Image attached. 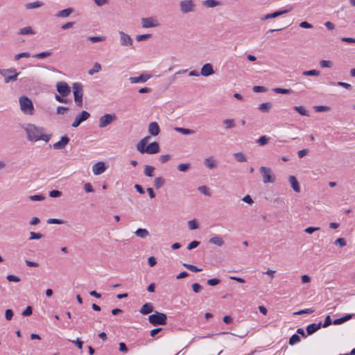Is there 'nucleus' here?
I'll use <instances>...</instances> for the list:
<instances>
[{
	"mask_svg": "<svg viewBox=\"0 0 355 355\" xmlns=\"http://www.w3.org/2000/svg\"><path fill=\"white\" fill-rule=\"evenodd\" d=\"M259 171L262 175L263 183H274L275 182V175L270 168L261 166Z\"/></svg>",
	"mask_w": 355,
	"mask_h": 355,
	"instance_id": "6",
	"label": "nucleus"
},
{
	"mask_svg": "<svg viewBox=\"0 0 355 355\" xmlns=\"http://www.w3.org/2000/svg\"><path fill=\"white\" fill-rule=\"evenodd\" d=\"M334 244L340 247H344L346 245V241L344 238H338L334 241Z\"/></svg>",
	"mask_w": 355,
	"mask_h": 355,
	"instance_id": "58",
	"label": "nucleus"
},
{
	"mask_svg": "<svg viewBox=\"0 0 355 355\" xmlns=\"http://www.w3.org/2000/svg\"><path fill=\"white\" fill-rule=\"evenodd\" d=\"M191 286L193 291L196 293H199L202 289V286L198 283L193 284Z\"/></svg>",
	"mask_w": 355,
	"mask_h": 355,
	"instance_id": "64",
	"label": "nucleus"
},
{
	"mask_svg": "<svg viewBox=\"0 0 355 355\" xmlns=\"http://www.w3.org/2000/svg\"><path fill=\"white\" fill-rule=\"evenodd\" d=\"M101 70V65L98 62H95L93 68L89 69L88 73L91 76L94 75L96 73L99 72Z\"/></svg>",
	"mask_w": 355,
	"mask_h": 355,
	"instance_id": "35",
	"label": "nucleus"
},
{
	"mask_svg": "<svg viewBox=\"0 0 355 355\" xmlns=\"http://www.w3.org/2000/svg\"><path fill=\"white\" fill-rule=\"evenodd\" d=\"M320 66L322 68H330L333 66V62L330 60H322L320 62Z\"/></svg>",
	"mask_w": 355,
	"mask_h": 355,
	"instance_id": "48",
	"label": "nucleus"
},
{
	"mask_svg": "<svg viewBox=\"0 0 355 355\" xmlns=\"http://www.w3.org/2000/svg\"><path fill=\"white\" fill-rule=\"evenodd\" d=\"M153 311V306L150 303L144 304L139 310V312L143 315H147Z\"/></svg>",
	"mask_w": 355,
	"mask_h": 355,
	"instance_id": "21",
	"label": "nucleus"
},
{
	"mask_svg": "<svg viewBox=\"0 0 355 355\" xmlns=\"http://www.w3.org/2000/svg\"><path fill=\"white\" fill-rule=\"evenodd\" d=\"M28 198L33 201H40V200H43L45 198V197L43 195L40 194V195L30 196L28 197Z\"/></svg>",
	"mask_w": 355,
	"mask_h": 355,
	"instance_id": "53",
	"label": "nucleus"
},
{
	"mask_svg": "<svg viewBox=\"0 0 355 355\" xmlns=\"http://www.w3.org/2000/svg\"><path fill=\"white\" fill-rule=\"evenodd\" d=\"M293 110H295L302 116H309V112L304 106H294Z\"/></svg>",
	"mask_w": 355,
	"mask_h": 355,
	"instance_id": "34",
	"label": "nucleus"
},
{
	"mask_svg": "<svg viewBox=\"0 0 355 355\" xmlns=\"http://www.w3.org/2000/svg\"><path fill=\"white\" fill-rule=\"evenodd\" d=\"M44 3L42 1H37L35 2L28 3L25 4V8L26 10L34 9L42 7Z\"/></svg>",
	"mask_w": 355,
	"mask_h": 355,
	"instance_id": "25",
	"label": "nucleus"
},
{
	"mask_svg": "<svg viewBox=\"0 0 355 355\" xmlns=\"http://www.w3.org/2000/svg\"><path fill=\"white\" fill-rule=\"evenodd\" d=\"M70 139L67 135H64L61 137L60 140L53 145V147L55 150H62L69 144Z\"/></svg>",
	"mask_w": 355,
	"mask_h": 355,
	"instance_id": "14",
	"label": "nucleus"
},
{
	"mask_svg": "<svg viewBox=\"0 0 355 355\" xmlns=\"http://www.w3.org/2000/svg\"><path fill=\"white\" fill-rule=\"evenodd\" d=\"M200 241H191L188 245H187V249L189 250H191L193 248H196V247H198L199 245H200Z\"/></svg>",
	"mask_w": 355,
	"mask_h": 355,
	"instance_id": "63",
	"label": "nucleus"
},
{
	"mask_svg": "<svg viewBox=\"0 0 355 355\" xmlns=\"http://www.w3.org/2000/svg\"><path fill=\"white\" fill-rule=\"evenodd\" d=\"M73 92L74 96V101L78 107L83 106V85L80 83H74L72 85Z\"/></svg>",
	"mask_w": 355,
	"mask_h": 355,
	"instance_id": "5",
	"label": "nucleus"
},
{
	"mask_svg": "<svg viewBox=\"0 0 355 355\" xmlns=\"http://www.w3.org/2000/svg\"><path fill=\"white\" fill-rule=\"evenodd\" d=\"M223 123L225 125L226 129L234 128L236 126V123L234 119H227L223 121Z\"/></svg>",
	"mask_w": 355,
	"mask_h": 355,
	"instance_id": "32",
	"label": "nucleus"
},
{
	"mask_svg": "<svg viewBox=\"0 0 355 355\" xmlns=\"http://www.w3.org/2000/svg\"><path fill=\"white\" fill-rule=\"evenodd\" d=\"M148 321L153 326L165 325L167 324V316L164 313L155 311L148 316Z\"/></svg>",
	"mask_w": 355,
	"mask_h": 355,
	"instance_id": "3",
	"label": "nucleus"
},
{
	"mask_svg": "<svg viewBox=\"0 0 355 355\" xmlns=\"http://www.w3.org/2000/svg\"><path fill=\"white\" fill-rule=\"evenodd\" d=\"M13 311L12 309H6L5 311V318L7 320H11L13 317Z\"/></svg>",
	"mask_w": 355,
	"mask_h": 355,
	"instance_id": "60",
	"label": "nucleus"
},
{
	"mask_svg": "<svg viewBox=\"0 0 355 355\" xmlns=\"http://www.w3.org/2000/svg\"><path fill=\"white\" fill-rule=\"evenodd\" d=\"M272 103L270 102L263 103L259 105L258 109L263 112H268L272 107Z\"/></svg>",
	"mask_w": 355,
	"mask_h": 355,
	"instance_id": "28",
	"label": "nucleus"
},
{
	"mask_svg": "<svg viewBox=\"0 0 355 355\" xmlns=\"http://www.w3.org/2000/svg\"><path fill=\"white\" fill-rule=\"evenodd\" d=\"M56 89L62 97H67L71 92L70 87L65 82H58L56 85Z\"/></svg>",
	"mask_w": 355,
	"mask_h": 355,
	"instance_id": "11",
	"label": "nucleus"
},
{
	"mask_svg": "<svg viewBox=\"0 0 355 355\" xmlns=\"http://www.w3.org/2000/svg\"><path fill=\"white\" fill-rule=\"evenodd\" d=\"M35 33L31 26H26L20 28L18 34L19 35H34Z\"/></svg>",
	"mask_w": 355,
	"mask_h": 355,
	"instance_id": "27",
	"label": "nucleus"
},
{
	"mask_svg": "<svg viewBox=\"0 0 355 355\" xmlns=\"http://www.w3.org/2000/svg\"><path fill=\"white\" fill-rule=\"evenodd\" d=\"M19 73L15 72V74L8 76V77L5 78V83H8L11 81H15L17 80V77L19 76Z\"/></svg>",
	"mask_w": 355,
	"mask_h": 355,
	"instance_id": "45",
	"label": "nucleus"
},
{
	"mask_svg": "<svg viewBox=\"0 0 355 355\" xmlns=\"http://www.w3.org/2000/svg\"><path fill=\"white\" fill-rule=\"evenodd\" d=\"M106 170L105 164L103 162H98L92 166V171L94 175H98L104 173Z\"/></svg>",
	"mask_w": 355,
	"mask_h": 355,
	"instance_id": "13",
	"label": "nucleus"
},
{
	"mask_svg": "<svg viewBox=\"0 0 355 355\" xmlns=\"http://www.w3.org/2000/svg\"><path fill=\"white\" fill-rule=\"evenodd\" d=\"M234 157L239 162H244L247 160L245 155L243 153H234Z\"/></svg>",
	"mask_w": 355,
	"mask_h": 355,
	"instance_id": "40",
	"label": "nucleus"
},
{
	"mask_svg": "<svg viewBox=\"0 0 355 355\" xmlns=\"http://www.w3.org/2000/svg\"><path fill=\"white\" fill-rule=\"evenodd\" d=\"M31 56L30 53L28 52H23L18 53L15 55V60H18L21 58H29Z\"/></svg>",
	"mask_w": 355,
	"mask_h": 355,
	"instance_id": "57",
	"label": "nucleus"
},
{
	"mask_svg": "<svg viewBox=\"0 0 355 355\" xmlns=\"http://www.w3.org/2000/svg\"><path fill=\"white\" fill-rule=\"evenodd\" d=\"M333 85H338L344 87L346 89L350 90L352 89V85L350 84L344 83V82H337V83H331Z\"/></svg>",
	"mask_w": 355,
	"mask_h": 355,
	"instance_id": "46",
	"label": "nucleus"
},
{
	"mask_svg": "<svg viewBox=\"0 0 355 355\" xmlns=\"http://www.w3.org/2000/svg\"><path fill=\"white\" fill-rule=\"evenodd\" d=\"M155 167L149 165H145L144 166V175L147 177H153L154 176L153 172L155 171Z\"/></svg>",
	"mask_w": 355,
	"mask_h": 355,
	"instance_id": "29",
	"label": "nucleus"
},
{
	"mask_svg": "<svg viewBox=\"0 0 355 355\" xmlns=\"http://www.w3.org/2000/svg\"><path fill=\"white\" fill-rule=\"evenodd\" d=\"M106 37L105 36H90L87 37V40L95 43L105 41Z\"/></svg>",
	"mask_w": 355,
	"mask_h": 355,
	"instance_id": "38",
	"label": "nucleus"
},
{
	"mask_svg": "<svg viewBox=\"0 0 355 355\" xmlns=\"http://www.w3.org/2000/svg\"><path fill=\"white\" fill-rule=\"evenodd\" d=\"M116 119V116L114 114H105L99 119L98 126L101 128H105Z\"/></svg>",
	"mask_w": 355,
	"mask_h": 355,
	"instance_id": "8",
	"label": "nucleus"
},
{
	"mask_svg": "<svg viewBox=\"0 0 355 355\" xmlns=\"http://www.w3.org/2000/svg\"><path fill=\"white\" fill-rule=\"evenodd\" d=\"M270 138L266 135L260 137L257 140V143L260 146H263L268 143Z\"/></svg>",
	"mask_w": 355,
	"mask_h": 355,
	"instance_id": "37",
	"label": "nucleus"
},
{
	"mask_svg": "<svg viewBox=\"0 0 355 355\" xmlns=\"http://www.w3.org/2000/svg\"><path fill=\"white\" fill-rule=\"evenodd\" d=\"M23 128L26 132L27 139L30 141L43 140L48 142L51 139L50 135L44 133V129L42 128L37 127L31 123L26 124Z\"/></svg>",
	"mask_w": 355,
	"mask_h": 355,
	"instance_id": "1",
	"label": "nucleus"
},
{
	"mask_svg": "<svg viewBox=\"0 0 355 355\" xmlns=\"http://www.w3.org/2000/svg\"><path fill=\"white\" fill-rule=\"evenodd\" d=\"M174 130L176 132H180L183 135H191V134L194 133V130H193L191 129L184 128L175 127L174 128Z\"/></svg>",
	"mask_w": 355,
	"mask_h": 355,
	"instance_id": "33",
	"label": "nucleus"
},
{
	"mask_svg": "<svg viewBox=\"0 0 355 355\" xmlns=\"http://www.w3.org/2000/svg\"><path fill=\"white\" fill-rule=\"evenodd\" d=\"M289 11H290V10H277V11H275L274 12L269 13V14H267V15H264L263 17H262L261 18V21H266L267 19L275 18V17H279V16H281V15H282L284 14L288 13Z\"/></svg>",
	"mask_w": 355,
	"mask_h": 355,
	"instance_id": "15",
	"label": "nucleus"
},
{
	"mask_svg": "<svg viewBox=\"0 0 355 355\" xmlns=\"http://www.w3.org/2000/svg\"><path fill=\"white\" fill-rule=\"evenodd\" d=\"M322 327V323L319 322L318 324L313 323L306 327V333L307 335H311L316 332L318 329H320Z\"/></svg>",
	"mask_w": 355,
	"mask_h": 355,
	"instance_id": "20",
	"label": "nucleus"
},
{
	"mask_svg": "<svg viewBox=\"0 0 355 355\" xmlns=\"http://www.w3.org/2000/svg\"><path fill=\"white\" fill-rule=\"evenodd\" d=\"M51 55H52V52H51V51H44V52H41V53L35 54L33 55V57L39 58V59H42L44 58H47Z\"/></svg>",
	"mask_w": 355,
	"mask_h": 355,
	"instance_id": "41",
	"label": "nucleus"
},
{
	"mask_svg": "<svg viewBox=\"0 0 355 355\" xmlns=\"http://www.w3.org/2000/svg\"><path fill=\"white\" fill-rule=\"evenodd\" d=\"M178 171L181 172H187L191 168V164L189 163H182L180 164L178 166Z\"/></svg>",
	"mask_w": 355,
	"mask_h": 355,
	"instance_id": "43",
	"label": "nucleus"
},
{
	"mask_svg": "<svg viewBox=\"0 0 355 355\" xmlns=\"http://www.w3.org/2000/svg\"><path fill=\"white\" fill-rule=\"evenodd\" d=\"M180 11L183 14L195 11L196 4L193 0H183L180 2Z\"/></svg>",
	"mask_w": 355,
	"mask_h": 355,
	"instance_id": "7",
	"label": "nucleus"
},
{
	"mask_svg": "<svg viewBox=\"0 0 355 355\" xmlns=\"http://www.w3.org/2000/svg\"><path fill=\"white\" fill-rule=\"evenodd\" d=\"M48 224H57V225H61L65 223V221L58 219V218H49L47 220Z\"/></svg>",
	"mask_w": 355,
	"mask_h": 355,
	"instance_id": "50",
	"label": "nucleus"
},
{
	"mask_svg": "<svg viewBox=\"0 0 355 355\" xmlns=\"http://www.w3.org/2000/svg\"><path fill=\"white\" fill-rule=\"evenodd\" d=\"M33 313V308L31 306H28L21 313L23 316H29Z\"/></svg>",
	"mask_w": 355,
	"mask_h": 355,
	"instance_id": "55",
	"label": "nucleus"
},
{
	"mask_svg": "<svg viewBox=\"0 0 355 355\" xmlns=\"http://www.w3.org/2000/svg\"><path fill=\"white\" fill-rule=\"evenodd\" d=\"M198 190L205 196H209L211 195L209 188L207 186H200Z\"/></svg>",
	"mask_w": 355,
	"mask_h": 355,
	"instance_id": "47",
	"label": "nucleus"
},
{
	"mask_svg": "<svg viewBox=\"0 0 355 355\" xmlns=\"http://www.w3.org/2000/svg\"><path fill=\"white\" fill-rule=\"evenodd\" d=\"M150 139L149 136L141 139L137 144V150L141 154H156L159 152V145L157 141H153L147 145Z\"/></svg>",
	"mask_w": 355,
	"mask_h": 355,
	"instance_id": "2",
	"label": "nucleus"
},
{
	"mask_svg": "<svg viewBox=\"0 0 355 355\" xmlns=\"http://www.w3.org/2000/svg\"><path fill=\"white\" fill-rule=\"evenodd\" d=\"M16 72V69L13 68L8 69H0V74L3 76H6V73H11L15 74Z\"/></svg>",
	"mask_w": 355,
	"mask_h": 355,
	"instance_id": "52",
	"label": "nucleus"
},
{
	"mask_svg": "<svg viewBox=\"0 0 355 355\" xmlns=\"http://www.w3.org/2000/svg\"><path fill=\"white\" fill-rule=\"evenodd\" d=\"M62 196V192L59 190H52L49 192V196L51 198H58Z\"/></svg>",
	"mask_w": 355,
	"mask_h": 355,
	"instance_id": "61",
	"label": "nucleus"
},
{
	"mask_svg": "<svg viewBox=\"0 0 355 355\" xmlns=\"http://www.w3.org/2000/svg\"><path fill=\"white\" fill-rule=\"evenodd\" d=\"M120 35V44L123 46H129L133 49V40L130 36L123 31H119Z\"/></svg>",
	"mask_w": 355,
	"mask_h": 355,
	"instance_id": "9",
	"label": "nucleus"
},
{
	"mask_svg": "<svg viewBox=\"0 0 355 355\" xmlns=\"http://www.w3.org/2000/svg\"><path fill=\"white\" fill-rule=\"evenodd\" d=\"M154 186L158 189L161 188L165 183V180L162 177H157L154 180Z\"/></svg>",
	"mask_w": 355,
	"mask_h": 355,
	"instance_id": "30",
	"label": "nucleus"
},
{
	"mask_svg": "<svg viewBox=\"0 0 355 355\" xmlns=\"http://www.w3.org/2000/svg\"><path fill=\"white\" fill-rule=\"evenodd\" d=\"M19 104L21 110L28 115H33L34 114V106L31 100L26 96H22L19 98Z\"/></svg>",
	"mask_w": 355,
	"mask_h": 355,
	"instance_id": "4",
	"label": "nucleus"
},
{
	"mask_svg": "<svg viewBox=\"0 0 355 355\" xmlns=\"http://www.w3.org/2000/svg\"><path fill=\"white\" fill-rule=\"evenodd\" d=\"M73 12V9L72 8H68L58 12L55 15L57 17H67Z\"/></svg>",
	"mask_w": 355,
	"mask_h": 355,
	"instance_id": "24",
	"label": "nucleus"
},
{
	"mask_svg": "<svg viewBox=\"0 0 355 355\" xmlns=\"http://www.w3.org/2000/svg\"><path fill=\"white\" fill-rule=\"evenodd\" d=\"M320 74V71L318 70H315V69L304 71L302 73V75L305 76H318Z\"/></svg>",
	"mask_w": 355,
	"mask_h": 355,
	"instance_id": "36",
	"label": "nucleus"
},
{
	"mask_svg": "<svg viewBox=\"0 0 355 355\" xmlns=\"http://www.w3.org/2000/svg\"><path fill=\"white\" fill-rule=\"evenodd\" d=\"M301 340L300 337L297 334H293L290 338L288 343L290 345H294Z\"/></svg>",
	"mask_w": 355,
	"mask_h": 355,
	"instance_id": "42",
	"label": "nucleus"
},
{
	"mask_svg": "<svg viewBox=\"0 0 355 355\" xmlns=\"http://www.w3.org/2000/svg\"><path fill=\"white\" fill-rule=\"evenodd\" d=\"M151 77L150 75L146 74V73H142L138 77H130L129 78L130 82L133 83H145L148 79H150Z\"/></svg>",
	"mask_w": 355,
	"mask_h": 355,
	"instance_id": "17",
	"label": "nucleus"
},
{
	"mask_svg": "<svg viewBox=\"0 0 355 355\" xmlns=\"http://www.w3.org/2000/svg\"><path fill=\"white\" fill-rule=\"evenodd\" d=\"M182 265L184 267H185L188 270H189L192 272H200L202 270L201 268H198V267H196V266H193V265L188 264L186 263H184Z\"/></svg>",
	"mask_w": 355,
	"mask_h": 355,
	"instance_id": "44",
	"label": "nucleus"
},
{
	"mask_svg": "<svg viewBox=\"0 0 355 355\" xmlns=\"http://www.w3.org/2000/svg\"><path fill=\"white\" fill-rule=\"evenodd\" d=\"M148 131L152 136H157L160 132V128L157 122H151L148 125Z\"/></svg>",
	"mask_w": 355,
	"mask_h": 355,
	"instance_id": "16",
	"label": "nucleus"
},
{
	"mask_svg": "<svg viewBox=\"0 0 355 355\" xmlns=\"http://www.w3.org/2000/svg\"><path fill=\"white\" fill-rule=\"evenodd\" d=\"M214 73V70L211 64L207 63L205 64L200 71V74L203 76H209L213 75Z\"/></svg>",
	"mask_w": 355,
	"mask_h": 355,
	"instance_id": "18",
	"label": "nucleus"
},
{
	"mask_svg": "<svg viewBox=\"0 0 355 355\" xmlns=\"http://www.w3.org/2000/svg\"><path fill=\"white\" fill-rule=\"evenodd\" d=\"M151 36H152L151 34L138 35L136 37V40L138 42H141V41H144V40H146L147 39H149L150 37H151Z\"/></svg>",
	"mask_w": 355,
	"mask_h": 355,
	"instance_id": "54",
	"label": "nucleus"
},
{
	"mask_svg": "<svg viewBox=\"0 0 355 355\" xmlns=\"http://www.w3.org/2000/svg\"><path fill=\"white\" fill-rule=\"evenodd\" d=\"M204 164L205 166L209 169L214 168L217 166V162L212 157L205 159Z\"/></svg>",
	"mask_w": 355,
	"mask_h": 355,
	"instance_id": "23",
	"label": "nucleus"
},
{
	"mask_svg": "<svg viewBox=\"0 0 355 355\" xmlns=\"http://www.w3.org/2000/svg\"><path fill=\"white\" fill-rule=\"evenodd\" d=\"M135 234L140 238L144 239L148 236L149 232L146 229L139 228L136 230Z\"/></svg>",
	"mask_w": 355,
	"mask_h": 355,
	"instance_id": "31",
	"label": "nucleus"
},
{
	"mask_svg": "<svg viewBox=\"0 0 355 355\" xmlns=\"http://www.w3.org/2000/svg\"><path fill=\"white\" fill-rule=\"evenodd\" d=\"M6 279L8 282H19L20 281V278L17 276H15L14 275H8L6 277Z\"/></svg>",
	"mask_w": 355,
	"mask_h": 355,
	"instance_id": "62",
	"label": "nucleus"
},
{
	"mask_svg": "<svg viewBox=\"0 0 355 355\" xmlns=\"http://www.w3.org/2000/svg\"><path fill=\"white\" fill-rule=\"evenodd\" d=\"M221 4V2L217 0H205L202 2V5L206 8H214Z\"/></svg>",
	"mask_w": 355,
	"mask_h": 355,
	"instance_id": "22",
	"label": "nucleus"
},
{
	"mask_svg": "<svg viewBox=\"0 0 355 355\" xmlns=\"http://www.w3.org/2000/svg\"><path fill=\"white\" fill-rule=\"evenodd\" d=\"M273 91L277 94H290L293 92V91L291 89L279 88V87L273 89Z\"/></svg>",
	"mask_w": 355,
	"mask_h": 355,
	"instance_id": "39",
	"label": "nucleus"
},
{
	"mask_svg": "<svg viewBox=\"0 0 355 355\" xmlns=\"http://www.w3.org/2000/svg\"><path fill=\"white\" fill-rule=\"evenodd\" d=\"M288 180H289V182L291 183V187L293 188V189L295 192L300 193L301 189H300L299 182H298L297 180L296 179V178L293 175H290L288 178Z\"/></svg>",
	"mask_w": 355,
	"mask_h": 355,
	"instance_id": "19",
	"label": "nucleus"
},
{
	"mask_svg": "<svg viewBox=\"0 0 355 355\" xmlns=\"http://www.w3.org/2000/svg\"><path fill=\"white\" fill-rule=\"evenodd\" d=\"M90 117V114L87 111H82L80 114L77 116L74 120V121L72 123L71 126L73 128H77L80 125V124L87 120Z\"/></svg>",
	"mask_w": 355,
	"mask_h": 355,
	"instance_id": "12",
	"label": "nucleus"
},
{
	"mask_svg": "<svg viewBox=\"0 0 355 355\" xmlns=\"http://www.w3.org/2000/svg\"><path fill=\"white\" fill-rule=\"evenodd\" d=\"M220 282V279L218 278H213L207 280V284L211 286L218 285Z\"/></svg>",
	"mask_w": 355,
	"mask_h": 355,
	"instance_id": "59",
	"label": "nucleus"
},
{
	"mask_svg": "<svg viewBox=\"0 0 355 355\" xmlns=\"http://www.w3.org/2000/svg\"><path fill=\"white\" fill-rule=\"evenodd\" d=\"M44 235L41 233H36L34 232H31L30 233V240H34V239H40L43 238Z\"/></svg>",
	"mask_w": 355,
	"mask_h": 355,
	"instance_id": "49",
	"label": "nucleus"
},
{
	"mask_svg": "<svg viewBox=\"0 0 355 355\" xmlns=\"http://www.w3.org/2000/svg\"><path fill=\"white\" fill-rule=\"evenodd\" d=\"M252 90L256 93L266 92L267 91V88L263 86H254L252 87Z\"/></svg>",
	"mask_w": 355,
	"mask_h": 355,
	"instance_id": "56",
	"label": "nucleus"
},
{
	"mask_svg": "<svg viewBox=\"0 0 355 355\" xmlns=\"http://www.w3.org/2000/svg\"><path fill=\"white\" fill-rule=\"evenodd\" d=\"M209 243L215 244V245L220 247L224 244V241L223 240V239L221 237H220L218 236H216L211 237L209 240Z\"/></svg>",
	"mask_w": 355,
	"mask_h": 355,
	"instance_id": "26",
	"label": "nucleus"
},
{
	"mask_svg": "<svg viewBox=\"0 0 355 355\" xmlns=\"http://www.w3.org/2000/svg\"><path fill=\"white\" fill-rule=\"evenodd\" d=\"M141 21L142 27L145 28L157 27L159 25L156 18L153 17H144Z\"/></svg>",
	"mask_w": 355,
	"mask_h": 355,
	"instance_id": "10",
	"label": "nucleus"
},
{
	"mask_svg": "<svg viewBox=\"0 0 355 355\" xmlns=\"http://www.w3.org/2000/svg\"><path fill=\"white\" fill-rule=\"evenodd\" d=\"M188 225L190 230H193L199 227V225L196 220H191L188 222Z\"/></svg>",
	"mask_w": 355,
	"mask_h": 355,
	"instance_id": "51",
	"label": "nucleus"
}]
</instances>
